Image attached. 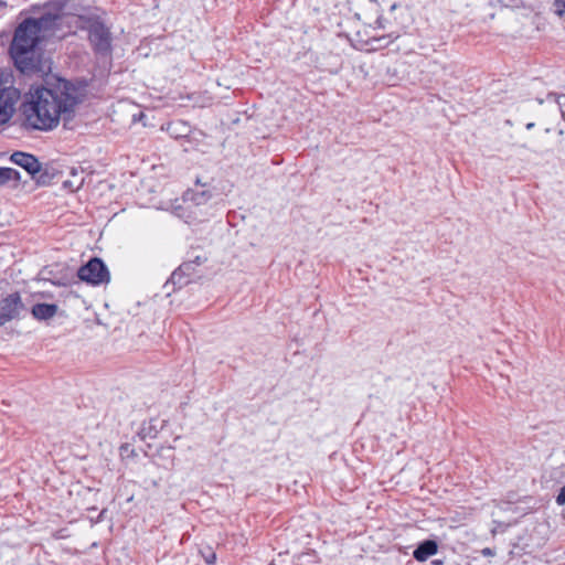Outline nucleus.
I'll return each instance as SVG.
<instances>
[{
  "mask_svg": "<svg viewBox=\"0 0 565 565\" xmlns=\"http://www.w3.org/2000/svg\"><path fill=\"white\" fill-rule=\"evenodd\" d=\"M64 20V15L45 14L40 19H26L17 28L10 46V54L18 68L22 72H29L35 67L34 52L36 45L46 36L63 38L65 33H58L57 31Z\"/></svg>",
  "mask_w": 565,
  "mask_h": 565,
  "instance_id": "2",
  "label": "nucleus"
},
{
  "mask_svg": "<svg viewBox=\"0 0 565 565\" xmlns=\"http://www.w3.org/2000/svg\"><path fill=\"white\" fill-rule=\"evenodd\" d=\"M438 551V544L433 540L422 542L413 552V556L418 562H425Z\"/></svg>",
  "mask_w": 565,
  "mask_h": 565,
  "instance_id": "8",
  "label": "nucleus"
},
{
  "mask_svg": "<svg viewBox=\"0 0 565 565\" xmlns=\"http://www.w3.org/2000/svg\"><path fill=\"white\" fill-rule=\"evenodd\" d=\"M18 180H20V173L15 169L7 167L0 168V185Z\"/></svg>",
  "mask_w": 565,
  "mask_h": 565,
  "instance_id": "11",
  "label": "nucleus"
},
{
  "mask_svg": "<svg viewBox=\"0 0 565 565\" xmlns=\"http://www.w3.org/2000/svg\"><path fill=\"white\" fill-rule=\"evenodd\" d=\"M556 502L559 505H565V486L561 488L559 493L556 497Z\"/></svg>",
  "mask_w": 565,
  "mask_h": 565,
  "instance_id": "16",
  "label": "nucleus"
},
{
  "mask_svg": "<svg viewBox=\"0 0 565 565\" xmlns=\"http://www.w3.org/2000/svg\"><path fill=\"white\" fill-rule=\"evenodd\" d=\"M563 134H564V131H563L562 129H559L558 131H556L555 140H554V142L552 143L551 149L562 147V145H563V138H562V137H563Z\"/></svg>",
  "mask_w": 565,
  "mask_h": 565,
  "instance_id": "14",
  "label": "nucleus"
},
{
  "mask_svg": "<svg viewBox=\"0 0 565 565\" xmlns=\"http://www.w3.org/2000/svg\"><path fill=\"white\" fill-rule=\"evenodd\" d=\"M553 10L558 17H563L565 13V0H554Z\"/></svg>",
  "mask_w": 565,
  "mask_h": 565,
  "instance_id": "12",
  "label": "nucleus"
},
{
  "mask_svg": "<svg viewBox=\"0 0 565 565\" xmlns=\"http://www.w3.org/2000/svg\"><path fill=\"white\" fill-rule=\"evenodd\" d=\"M23 310V303L18 292L11 294L0 301V326L18 318Z\"/></svg>",
  "mask_w": 565,
  "mask_h": 565,
  "instance_id": "5",
  "label": "nucleus"
},
{
  "mask_svg": "<svg viewBox=\"0 0 565 565\" xmlns=\"http://www.w3.org/2000/svg\"><path fill=\"white\" fill-rule=\"evenodd\" d=\"M89 40L98 52L106 53L110 49L109 30L100 22H93L89 25Z\"/></svg>",
  "mask_w": 565,
  "mask_h": 565,
  "instance_id": "6",
  "label": "nucleus"
},
{
  "mask_svg": "<svg viewBox=\"0 0 565 565\" xmlns=\"http://www.w3.org/2000/svg\"><path fill=\"white\" fill-rule=\"evenodd\" d=\"M533 127H534V124H533V122H530V124H527V125H526V128H527V129H531V128H533Z\"/></svg>",
  "mask_w": 565,
  "mask_h": 565,
  "instance_id": "20",
  "label": "nucleus"
},
{
  "mask_svg": "<svg viewBox=\"0 0 565 565\" xmlns=\"http://www.w3.org/2000/svg\"><path fill=\"white\" fill-rule=\"evenodd\" d=\"M57 311L56 305L38 303L32 308V315L40 320H46L55 316Z\"/></svg>",
  "mask_w": 565,
  "mask_h": 565,
  "instance_id": "9",
  "label": "nucleus"
},
{
  "mask_svg": "<svg viewBox=\"0 0 565 565\" xmlns=\"http://www.w3.org/2000/svg\"><path fill=\"white\" fill-rule=\"evenodd\" d=\"M186 267V265L184 266H181L178 270L173 271L172 275H171V281L173 284H175L177 281L180 282V279H181V276H182V273H183V268Z\"/></svg>",
  "mask_w": 565,
  "mask_h": 565,
  "instance_id": "15",
  "label": "nucleus"
},
{
  "mask_svg": "<svg viewBox=\"0 0 565 565\" xmlns=\"http://www.w3.org/2000/svg\"><path fill=\"white\" fill-rule=\"evenodd\" d=\"M481 553L484 556H492L494 554L493 551L489 547L483 548Z\"/></svg>",
  "mask_w": 565,
  "mask_h": 565,
  "instance_id": "18",
  "label": "nucleus"
},
{
  "mask_svg": "<svg viewBox=\"0 0 565 565\" xmlns=\"http://www.w3.org/2000/svg\"><path fill=\"white\" fill-rule=\"evenodd\" d=\"M83 97V88L65 79L51 87H39L24 105L25 124L33 129L52 130L61 119L72 117Z\"/></svg>",
  "mask_w": 565,
  "mask_h": 565,
  "instance_id": "1",
  "label": "nucleus"
},
{
  "mask_svg": "<svg viewBox=\"0 0 565 565\" xmlns=\"http://www.w3.org/2000/svg\"><path fill=\"white\" fill-rule=\"evenodd\" d=\"M558 105L561 106L562 116H563V118L565 119V108H564V104H562V103L558 100Z\"/></svg>",
  "mask_w": 565,
  "mask_h": 565,
  "instance_id": "19",
  "label": "nucleus"
},
{
  "mask_svg": "<svg viewBox=\"0 0 565 565\" xmlns=\"http://www.w3.org/2000/svg\"><path fill=\"white\" fill-rule=\"evenodd\" d=\"M84 180H67L64 182L65 188H70L72 191L78 190L83 185Z\"/></svg>",
  "mask_w": 565,
  "mask_h": 565,
  "instance_id": "13",
  "label": "nucleus"
},
{
  "mask_svg": "<svg viewBox=\"0 0 565 565\" xmlns=\"http://www.w3.org/2000/svg\"><path fill=\"white\" fill-rule=\"evenodd\" d=\"M435 565H441L443 564V561H434L433 562Z\"/></svg>",
  "mask_w": 565,
  "mask_h": 565,
  "instance_id": "21",
  "label": "nucleus"
},
{
  "mask_svg": "<svg viewBox=\"0 0 565 565\" xmlns=\"http://www.w3.org/2000/svg\"><path fill=\"white\" fill-rule=\"evenodd\" d=\"M11 161L23 168L29 174L34 177L41 170L39 160L26 152H14L11 154Z\"/></svg>",
  "mask_w": 565,
  "mask_h": 565,
  "instance_id": "7",
  "label": "nucleus"
},
{
  "mask_svg": "<svg viewBox=\"0 0 565 565\" xmlns=\"http://www.w3.org/2000/svg\"><path fill=\"white\" fill-rule=\"evenodd\" d=\"M20 90L13 86H0V125L7 124L15 111Z\"/></svg>",
  "mask_w": 565,
  "mask_h": 565,
  "instance_id": "4",
  "label": "nucleus"
},
{
  "mask_svg": "<svg viewBox=\"0 0 565 565\" xmlns=\"http://www.w3.org/2000/svg\"><path fill=\"white\" fill-rule=\"evenodd\" d=\"M190 196V200L193 201L195 204H204L207 202V200L211 199L212 194L209 190H204L203 188L193 190L191 193H188Z\"/></svg>",
  "mask_w": 565,
  "mask_h": 565,
  "instance_id": "10",
  "label": "nucleus"
},
{
  "mask_svg": "<svg viewBox=\"0 0 565 565\" xmlns=\"http://www.w3.org/2000/svg\"><path fill=\"white\" fill-rule=\"evenodd\" d=\"M216 559V555L213 552H210L207 556H205V561L207 564H213Z\"/></svg>",
  "mask_w": 565,
  "mask_h": 565,
  "instance_id": "17",
  "label": "nucleus"
},
{
  "mask_svg": "<svg viewBox=\"0 0 565 565\" xmlns=\"http://www.w3.org/2000/svg\"><path fill=\"white\" fill-rule=\"evenodd\" d=\"M78 278L92 285H100L109 281V271L99 258H93L78 269Z\"/></svg>",
  "mask_w": 565,
  "mask_h": 565,
  "instance_id": "3",
  "label": "nucleus"
}]
</instances>
